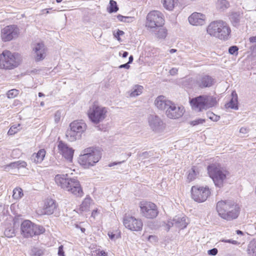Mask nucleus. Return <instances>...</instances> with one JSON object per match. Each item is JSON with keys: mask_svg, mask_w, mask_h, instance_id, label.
<instances>
[{"mask_svg": "<svg viewBox=\"0 0 256 256\" xmlns=\"http://www.w3.org/2000/svg\"><path fill=\"white\" fill-rule=\"evenodd\" d=\"M206 31L210 36L223 40H228L231 32L228 24L222 20L210 22L207 27Z\"/></svg>", "mask_w": 256, "mask_h": 256, "instance_id": "obj_4", "label": "nucleus"}, {"mask_svg": "<svg viewBox=\"0 0 256 256\" xmlns=\"http://www.w3.org/2000/svg\"><path fill=\"white\" fill-rule=\"evenodd\" d=\"M232 98L230 101L227 104H226L225 106L226 108H231L232 109L237 110L238 108V100H237V96L236 94H235V97L234 96V92L232 93Z\"/></svg>", "mask_w": 256, "mask_h": 256, "instance_id": "obj_30", "label": "nucleus"}, {"mask_svg": "<svg viewBox=\"0 0 256 256\" xmlns=\"http://www.w3.org/2000/svg\"><path fill=\"white\" fill-rule=\"evenodd\" d=\"M206 122L205 119L203 118H198L196 120H192L190 122V125L192 126H197L198 124H202Z\"/></svg>", "mask_w": 256, "mask_h": 256, "instance_id": "obj_41", "label": "nucleus"}, {"mask_svg": "<svg viewBox=\"0 0 256 256\" xmlns=\"http://www.w3.org/2000/svg\"><path fill=\"white\" fill-rule=\"evenodd\" d=\"M123 224L126 228L134 231L141 230L143 226L142 220L129 216H125L124 218Z\"/></svg>", "mask_w": 256, "mask_h": 256, "instance_id": "obj_16", "label": "nucleus"}, {"mask_svg": "<svg viewBox=\"0 0 256 256\" xmlns=\"http://www.w3.org/2000/svg\"><path fill=\"white\" fill-rule=\"evenodd\" d=\"M184 112V106L176 104L172 102L168 107L166 111V114L168 118L170 119H178L183 116Z\"/></svg>", "mask_w": 256, "mask_h": 256, "instance_id": "obj_15", "label": "nucleus"}, {"mask_svg": "<svg viewBox=\"0 0 256 256\" xmlns=\"http://www.w3.org/2000/svg\"><path fill=\"white\" fill-rule=\"evenodd\" d=\"M46 152L44 149H40L36 154V158L38 160H43L45 157Z\"/></svg>", "mask_w": 256, "mask_h": 256, "instance_id": "obj_40", "label": "nucleus"}, {"mask_svg": "<svg viewBox=\"0 0 256 256\" xmlns=\"http://www.w3.org/2000/svg\"><path fill=\"white\" fill-rule=\"evenodd\" d=\"M124 32L122 30H118L116 33L114 34V37L118 40H120V36H122Z\"/></svg>", "mask_w": 256, "mask_h": 256, "instance_id": "obj_47", "label": "nucleus"}, {"mask_svg": "<svg viewBox=\"0 0 256 256\" xmlns=\"http://www.w3.org/2000/svg\"><path fill=\"white\" fill-rule=\"evenodd\" d=\"M92 200L90 198H86L83 200L80 206V210L81 212H86L90 209V205Z\"/></svg>", "mask_w": 256, "mask_h": 256, "instance_id": "obj_31", "label": "nucleus"}, {"mask_svg": "<svg viewBox=\"0 0 256 256\" xmlns=\"http://www.w3.org/2000/svg\"><path fill=\"white\" fill-rule=\"evenodd\" d=\"M216 210L218 215L222 219L231 221L238 217L240 208L234 200H220L217 202Z\"/></svg>", "mask_w": 256, "mask_h": 256, "instance_id": "obj_1", "label": "nucleus"}, {"mask_svg": "<svg viewBox=\"0 0 256 256\" xmlns=\"http://www.w3.org/2000/svg\"><path fill=\"white\" fill-rule=\"evenodd\" d=\"M148 123L150 128L156 133H160L164 131L166 124L158 116L150 115L148 118Z\"/></svg>", "mask_w": 256, "mask_h": 256, "instance_id": "obj_13", "label": "nucleus"}, {"mask_svg": "<svg viewBox=\"0 0 256 256\" xmlns=\"http://www.w3.org/2000/svg\"><path fill=\"white\" fill-rule=\"evenodd\" d=\"M247 252L249 256H256V240H251L248 246Z\"/></svg>", "mask_w": 256, "mask_h": 256, "instance_id": "obj_28", "label": "nucleus"}, {"mask_svg": "<svg viewBox=\"0 0 256 256\" xmlns=\"http://www.w3.org/2000/svg\"><path fill=\"white\" fill-rule=\"evenodd\" d=\"M87 124L82 120H75L70 122L66 132L68 140L73 142L81 139L82 134L87 130Z\"/></svg>", "mask_w": 256, "mask_h": 256, "instance_id": "obj_5", "label": "nucleus"}, {"mask_svg": "<svg viewBox=\"0 0 256 256\" xmlns=\"http://www.w3.org/2000/svg\"><path fill=\"white\" fill-rule=\"evenodd\" d=\"M99 255L100 256H107V254L104 251H100Z\"/></svg>", "mask_w": 256, "mask_h": 256, "instance_id": "obj_60", "label": "nucleus"}, {"mask_svg": "<svg viewBox=\"0 0 256 256\" xmlns=\"http://www.w3.org/2000/svg\"><path fill=\"white\" fill-rule=\"evenodd\" d=\"M222 242H226V243H230L234 245H239L240 244V242L237 240H233L232 239L230 240H222Z\"/></svg>", "mask_w": 256, "mask_h": 256, "instance_id": "obj_45", "label": "nucleus"}, {"mask_svg": "<svg viewBox=\"0 0 256 256\" xmlns=\"http://www.w3.org/2000/svg\"><path fill=\"white\" fill-rule=\"evenodd\" d=\"M22 190L20 188H16L13 190L12 197L14 199L19 200L23 196Z\"/></svg>", "mask_w": 256, "mask_h": 256, "instance_id": "obj_33", "label": "nucleus"}, {"mask_svg": "<svg viewBox=\"0 0 256 256\" xmlns=\"http://www.w3.org/2000/svg\"><path fill=\"white\" fill-rule=\"evenodd\" d=\"M154 35L158 40H164L168 34L167 30L162 26H158L152 28Z\"/></svg>", "mask_w": 256, "mask_h": 256, "instance_id": "obj_24", "label": "nucleus"}, {"mask_svg": "<svg viewBox=\"0 0 256 256\" xmlns=\"http://www.w3.org/2000/svg\"><path fill=\"white\" fill-rule=\"evenodd\" d=\"M19 30L15 25L6 26L1 30L0 36L4 42H8L18 36Z\"/></svg>", "mask_w": 256, "mask_h": 256, "instance_id": "obj_14", "label": "nucleus"}, {"mask_svg": "<svg viewBox=\"0 0 256 256\" xmlns=\"http://www.w3.org/2000/svg\"><path fill=\"white\" fill-rule=\"evenodd\" d=\"M120 163H121V162H112V163H111V164H109L108 166L111 167V166H114L115 165H116V164H120Z\"/></svg>", "mask_w": 256, "mask_h": 256, "instance_id": "obj_62", "label": "nucleus"}, {"mask_svg": "<svg viewBox=\"0 0 256 256\" xmlns=\"http://www.w3.org/2000/svg\"><path fill=\"white\" fill-rule=\"evenodd\" d=\"M218 252V250L216 248H214L208 251V254L209 255L216 256Z\"/></svg>", "mask_w": 256, "mask_h": 256, "instance_id": "obj_49", "label": "nucleus"}, {"mask_svg": "<svg viewBox=\"0 0 256 256\" xmlns=\"http://www.w3.org/2000/svg\"><path fill=\"white\" fill-rule=\"evenodd\" d=\"M54 180L58 186L76 196L82 197L84 192L80 182L74 178H68V174H57Z\"/></svg>", "mask_w": 256, "mask_h": 256, "instance_id": "obj_2", "label": "nucleus"}, {"mask_svg": "<svg viewBox=\"0 0 256 256\" xmlns=\"http://www.w3.org/2000/svg\"><path fill=\"white\" fill-rule=\"evenodd\" d=\"M129 64L128 62L126 64H122L120 66V68H130V66L128 64Z\"/></svg>", "mask_w": 256, "mask_h": 256, "instance_id": "obj_55", "label": "nucleus"}, {"mask_svg": "<svg viewBox=\"0 0 256 256\" xmlns=\"http://www.w3.org/2000/svg\"><path fill=\"white\" fill-rule=\"evenodd\" d=\"M21 129L20 124H14L11 126L8 131V134L14 135L19 132Z\"/></svg>", "mask_w": 256, "mask_h": 256, "instance_id": "obj_34", "label": "nucleus"}, {"mask_svg": "<svg viewBox=\"0 0 256 256\" xmlns=\"http://www.w3.org/2000/svg\"><path fill=\"white\" fill-rule=\"evenodd\" d=\"M80 165L84 168H89L91 166H94L98 161H92V162L88 161H78Z\"/></svg>", "mask_w": 256, "mask_h": 256, "instance_id": "obj_36", "label": "nucleus"}, {"mask_svg": "<svg viewBox=\"0 0 256 256\" xmlns=\"http://www.w3.org/2000/svg\"><path fill=\"white\" fill-rule=\"evenodd\" d=\"M249 40L252 43L256 42V36H251L249 38Z\"/></svg>", "mask_w": 256, "mask_h": 256, "instance_id": "obj_54", "label": "nucleus"}, {"mask_svg": "<svg viewBox=\"0 0 256 256\" xmlns=\"http://www.w3.org/2000/svg\"><path fill=\"white\" fill-rule=\"evenodd\" d=\"M238 48L236 46H232L230 47L228 49V52L231 54H234L236 56L238 54Z\"/></svg>", "mask_w": 256, "mask_h": 256, "instance_id": "obj_44", "label": "nucleus"}, {"mask_svg": "<svg viewBox=\"0 0 256 256\" xmlns=\"http://www.w3.org/2000/svg\"><path fill=\"white\" fill-rule=\"evenodd\" d=\"M215 82V80L208 75H202L199 76L196 82V86L200 88H204L212 86Z\"/></svg>", "mask_w": 256, "mask_h": 256, "instance_id": "obj_19", "label": "nucleus"}, {"mask_svg": "<svg viewBox=\"0 0 256 256\" xmlns=\"http://www.w3.org/2000/svg\"><path fill=\"white\" fill-rule=\"evenodd\" d=\"M178 72V69L176 68H171L169 71L170 74L172 76H174V75L176 74Z\"/></svg>", "mask_w": 256, "mask_h": 256, "instance_id": "obj_52", "label": "nucleus"}, {"mask_svg": "<svg viewBox=\"0 0 256 256\" xmlns=\"http://www.w3.org/2000/svg\"><path fill=\"white\" fill-rule=\"evenodd\" d=\"M63 246L61 245L58 248V254L59 256H64V252L63 250Z\"/></svg>", "mask_w": 256, "mask_h": 256, "instance_id": "obj_51", "label": "nucleus"}, {"mask_svg": "<svg viewBox=\"0 0 256 256\" xmlns=\"http://www.w3.org/2000/svg\"><path fill=\"white\" fill-rule=\"evenodd\" d=\"M128 56V52H124L122 54V56L123 58H126Z\"/></svg>", "mask_w": 256, "mask_h": 256, "instance_id": "obj_63", "label": "nucleus"}, {"mask_svg": "<svg viewBox=\"0 0 256 256\" xmlns=\"http://www.w3.org/2000/svg\"><path fill=\"white\" fill-rule=\"evenodd\" d=\"M57 208L55 201L51 198L47 199L44 204V206L40 212L41 215L47 214L50 215L52 214Z\"/></svg>", "mask_w": 256, "mask_h": 256, "instance_id": "obj_20", "label": "nucleus"}, {"mask_svg": "<svg viewBox=\"0 0 256 256\" xmlns=\"http://www.w3.org/2000/svg\"><path fill=\"white\" fill-rule=\"evenodd\" d=\"M58 152L67 160H72L74 150L62 141H60L58 146Z\"/></svg>", "mask_w": 256, "mask_h": 256, "instance_id": "obj_18", "label": "nucleus"}, {"mask_svg": "<svg viewBox=\"0 0 256 256\" xmlns=\"http://www.w3.org/2000/svg\"><path fill=\"white\" fill-rule=\"evenodd\" d=\"M156 205L152 202H145V218H155L158 214Z\"/></svg>", "mask_w": 256, "mask_h": 256, "instance_id": "obj_22", "label": "nucleus"}, {"mask_svg": "<svg viewBox=\"0 0 256 256\" xmlns=\"http://www.w3.org/2000/svg\"><path fill=\"white\" fill-rule=\"evenodd\" d=\"M190 104L192 110L196 112H202L216 106V98L210 95H201L190 100Z\"/></svg>", "mask_w": 256, "mask_h": 256, "instance_id": "obj_6", "label": "nucleus"}, {"mask_svg": "<svg viewBox=\"0 0 256 256\" xmlns=\"http://www.w3.org/2000/svg\"><path fill=\"white\" fill-rule=\"evenodd\" d=\"M208 172L212 180L214 185L222 188L224 182L230 177V172L228 169L218 164H213L208 166Z\"/></svg>", "mask_w": 256, "mask_h": 256, "instance_id": "obj_3", "label": "nucleus"}, {"mask_svg": "<svg viewBox=\"0 0 256 256\" xmlns=\"http://www.w3.org/2000/svg\"><path fill=\"white\" fill-rule=\"evenodd\" d=\"M18 90L16 89L10 90L7 92V96L9 98H13L18 94Z\"/></svg>", "mask_w": 256, "mask_h": 256, "instance_id": "obj_39", "label": "nucleus"}, {"mask_svg": "<svg viewBox=\"0 0 256 256\" xmlns=\"http://www.w3.org/2000/svg\"><path fill=\"white\" fill-rule=\"evenodd\" d=\"M216 6L218 10L223 12L230 7V3L227 0H217Z\"/></svg>", "mask_w": 256, "mask_h": 256, "instance_id": "obj_27", "label": "nucleus"}, {"mask_svg": "<svg viewBox=\"0 0 256 256\" xmlns=\"http://www.w3.org/2000/svg\"><path fill=\"white\" fill-rule=\"evenodd\" d=\"M191 193L192 199L198 202L206 201L210 194V192L208 187L198 186L192 187Z\"/></svg>", "mask_w": 256, "mask_h": 256, "instance_id": "obj_11", "label": "nucleus"}, {"mask_svg": "<svg viewBox=\"0 0 256 256\" xmlns=\"http://www.w3.org/2000/svg\"><path fill=\"white\" fill-rule=\"evenodd\" d=\"M172 102L164 96H159L155 99L154 104L158 109L163 110H166Z\"/></svg>", "mask_w": 256, "mask_h": 256, "instance_id": "obj_23", "label": "nucleus"}, {"mask_svg": "<svg viewBox=\"0 0 256 256\" xmlns=\"http://www.w3.org/2000/svg\"><path fill=\"white\" fill-rule=\"evenodd\" d=\"M173 226H174V222L172 221V220H168L166 224V226H168V230H169L170 228Z\"/></svg>", "mask_w": 256, "mask_h": 256, "instance_id": "obj_53", "label": "nucleus"}, {"mask_svg": "<svg viewBox=\"0 0 256 256\" xmlns=\"http://www.w3.org/2000/svg\"><path fill=\"white\" fill-rule=\"evenodd\" d=\"M117 18L118 19V20H120V22H130L131 20H132V17L124 16H122L120 14H118L117 16Z\"/></svg>", "mask_w": 256, "mask_h": 256, "instance_id": "obj_42", "label": "nucleus"}, {"mask_svg": "<svg viewBox=\"0 0 256 256\" xmlns=\"http://www.w3.org/2000/svg\"><path fill=\"white\" fill-rule=\"evenodd\" d=\"M186 220V217L182 216H176L172 219V221L174 222V226L181 229L186 226L188 224V222Z\"/></svg>", "mask_w": 256, "mask_h": 256, "instance_id": "obj_25", "label": "nucleus"}, {"mask_svg": "<svg viewBox=\"0 0 256 256\" xmlns=\"http://www.w3.org/2000/svg\"><path fill=\"white\" fill-rule=\"evenodd\" d=\"M236 234L238 235H242V236L244 235V232L240 230H237L236 231Z\"/></svg>", "mask_w": 256, "mask_h": 256, "instance_id": "obj_61", "label": "nucleus"}, {"mask_svg": "<svg viewBox=\"0 0 256 256\" xmlns=\"http://www.w3.org/2000/svg\"><path fill=\"white\" fill-rule=\"evenodd\" d=\"M44 228L39 225L35 224L29 220H24L20 225V232L25 238L32 237L35 235L43 234Z\"/></svg>", "mask_w": 256, "mask_h": 256, "instance_id": "obj_7", "label": "nucleus"}, {"mask_svg": "<svg viewBox=\"0 0 256 256\" xmlns=\"http://www.w3.org/2000/svg\"><path fill=\"white\" fill-rule=\"evenodd\" d=\"M107 112L106 108L94 104L90 108L88 116L92 122L98 124L105 119Z\"/></svg>", "mask_w": 256, "mask_h": 256, "instance_id": "obj_9", "label": "nucleus"}, {"mask_svg": "<svg viewBox=\"0 0 256 256\" xmlns=\"http://www.w3.org/2000/svg\"><path fill=\"white\" fill-rule=\"evenodd\" d=\"M164 22V16L162 12L158 10H152L147 14L145 25L152 29L158 26H162Z\"/></svg>", "mask_w": 256, "mask_h": 256, "instance_id": "obj_10", "label": "nucleus"}, {"mask_svg": "<svg viewBox=\"0 0 256 256\" xmlns=\"http://www.w3.org/2000/svg\"><path fill=\"white\" fill-rule=\"evenodd\" d=\"M108 236L111 240H114L115 238V234H113L112 232H108Z\"/></svg>", "mask_w": 256, "mask_h": 256, "instance_id": "obj_57", "label": "nucleus"}, {"mask_svg": "<svg viewBox=\"0 0 256 256\" xmlns=\"http://www.w3.org/2000/svg\"><path fill=\"white\" fill-rule=\"evenodd\" d=\"M208 117L214 122H218L220 118V116L214 114L212 112H208L207 113Z\"/></svg>", "mask_w": 256, "mask_h": 256, "instance_id": "obj_43", "label": "nucleus"}, {"mask_svg": "<svg viewBox=\"0 0 256 256\" xmlns=\"http://www.w3.org/2000/svg\"><path fill=\"white\" fill-rule=\"evenodd\" d=\"M102 155V152L99 148L89 147L81 152L79 158L80 160H100Z\"/></svg>", "mask_w": 256, "mask_h": 256, "instance_id": "obj_12", "label": "nucleus"}, {"mask_svg": "<svg viewBox=\"0 0 256 256\" xmlns=\"http://www.w3.org/2000/svg\"><path fill=\"white\" fill-rule=\"evenodd\" d=\"M26 163L24 161H22V162H20V161H16L14 162H12L8 165L5 166H4V170L8 171L10 169L14 168H19L20 166L25 167Z\"/></svg>", "mask_w": 256, "mask_h": 256, "instance_id": "obj_29", "label": "nucleus"}, {"mask_svg": "<svg viewBox=\"0 0 256 256\" xmlns=\"http://www.w3.org/2000/svg\"><path fill=\"white\" fill-rule=\"evenodd\" d=\"M250 132V129L246 127H242L240 129V132L244 135L247 134Z\"/></svg>", "mask_w": 256, "mask_h": 256, "instance_id": "obj_48", "label": "nucleus"}, {"mask_svg": "<svg viewBox=\"0 0 256 256\" xmlns=\"http://www.w3.org/2000/svg\"><path fill=\"white\" fill-rule=\"evenodd\" d=\"M98 210H94L92 213V216L94 217V218L96 217V214H97Z\"/></svg>", "mask_w": 256, "mask_h": 256, "instance_id": "obj_58", "label": "nucleus"}, {"mask_svg": "<svg viewBox=\"0 0 256 256\" xmlns=\"http://www.w3.org/2000/svg\"><path fill=\"white\" fill-rule=\"evenodd\" d=\"M164 7L168 10H172L178 4V0H162Z\"/></svg>", "mask_w": 256, "mask_h": 256, "instance_id": "obj_26", "label": "nucleus"}, {"mask_svg": "<svg viewBox=\"0 0 256 256\" xmlns=\"http://www.w3.org/2000/svg\"><path fill=\"white\" fill-rule=\"evenodd\" d=\"M188 22L193 26H202L205 24L206 16L199 12H194L188 17Z\"/></svg>", "mask_w": 256, "mask_h": 256, "instance_id": "obj_21", "label": "nucleus"}, {"mask_svg": "<svg viewBox=\"0 0 256 256\" xmlns=\"http://www.w3.org/2000/svg\"><path fill=\"white\" fill-rule=\"evenodd\" d=\"M49 13V11L48 9H44L42 10V14H48Z\"/></svg>", "mask_w": 256, "mask_h": 256, "instance_id": "obj_59", "label": "nucleus"}, {"mask_svg": "<svg viewBox=\"0 0 256 256\" xmlns=\"http://www.w3.org/2000/svg\"><path fill=\"white\" fill-rule=\"evenodd\" d=\"M118 9V8L116 5V2L113 0H110V2L109 12H116Z\"/></svg>", "mask_w": 256, "mask_h": 256, "instance_id": "obj_37", "label": "nucleus"}, {"mask_svg": "<svg viewBox=\"0 0 256 256\" xmlns=\"http://www.w3.org/2000/svg\"><path fill=\"white\" fill-rule=\"evenodd\" d=\"M46 49L42 42H37L32 46V52L36 61H40L46 56Z\"/></svg>", "mask_w": 256, "mask_h": 256, "instance_id": "obj_17", "label": "nucleus"}, {"mask_svg": "<svg viewBox=\"0 0 256 256\" xmlns=\"http://www.w3.org/2000/svg\"><path fill=\"white\" fill-rule=\"evenodd\" d=\"M250 50L252 53L256 54V44L250 46Z\"/></svg>", "mask_w": 256, "mask_h": 256, "instance_id": "obj_56", "label": "nucleus"}, {"mask_svg": "<svg viewBox=\"0 0 256 256\" xmlns=\"http://www.w3.org/2000/svg\"><path fill=\"white\" fill-rule=\"evenodd\" d=\"M61 118V113L59 111H57L54 114V120L56 122H59Z\"/></svg>", "mask_w": 256, "mask_h": 256, "instance_id": "obj_50", "label": "nucleus"}, {"mask_svg": "<svg viewBox=\"0 0 256 256\" xmlns=\"http://www.w3.org/2000/svg\"><path fill=\"white\" fill-rule=\"evenodd\" d=\"M143 86L140 85H136L132 90V92L130 94L131 97L136 96L142 93Z\"/></svg>", "mask_w": 256, "mask_h": 256, "instance_id": "obj_32", "label": "nucleus"}, {"mask_svg": "<svg viewBox=\"0 0 256 256\" xmlns=\"http://www.w3.org/2000/svg\"><path fill=\"white\" fill-rule=\"evenodd\" d=\"M19 64L18 58L10 51L5 50L0 54V68L11 70L17 67Z\"/></svg>", "mask_w": 256, "mask_h": 256, "instance_id": "obj_8", "label": "nucleus"}, {"mask_svg": "<svg viewBox=\"0 0 256 256\" xmlns=\"http://www.w3.org/2000/svg\"><path fill=\"white\" fill-rule=\"evenodd\" d=\"M132 60H133V57L132 56H130L129 57V61H128V63L130 64V63L132 62Z\"/></svg>", "mask_w": 256, "mask_h": 256, "instance_id": "obj_64", "label": "nucleus"}, {"mask_svg": "<svg viewBox=\"0 0 256 256\" xmlns=\"http://www.w3.org/2000/svg\"><path fill=\"white\" fill-rule=\"evenodd\" d=\"M6 236L8 238H12L15 236L14 230L13 228H6L4 232Z\"/></svg>", "mask_w": 256, "mask_h": 256, "instance_id": "obj_38", "label": "nucleus"}, {"mask_svg": "<svg viewBox=\"0 0 256 256\" xmlns=\"http://www.w3.org/2000/svg\"><path fill=\"white\" fill-rule=\"evenodd\" d=\"M148 242L152 244H156L158 242V238L156 236H150L148 238Z\"/></svg>", "mask_w": 256, "mask_h": 256, "instance_id": "obj_46", "label": "nucleus"}, {"mask_svg": "<svg viewBox=\"0 0 256 256\" xmlns=\"http://www.w3.org/2000/svg\"><path fill=\"white\" fill-rule=\"evenodd\" d=\"M198 173V170L194 167L192 168L188 174V179L190 181L193 180L195 179L196 176Z\"/></svg>", "mask_w": 256, "mask_h": 256, "instance_id": "obj_35", "label": "nucleus"}]
</instances>
